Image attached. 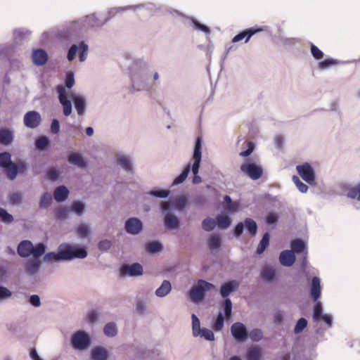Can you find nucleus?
Returning a JSON list of instances; mask_svg holds the SVG:
<instances>
[{
	"label": "nucleus",
	"instance_id": "42",
	"mask_svg": "<svg viewBox=\"0 0 360 360\" xmlns=\"http://www.w3.org/2000/svg\"><path fill=\"white\" fill-rule=\"evenodd\" d=\"M292 181L300 192L307 193V191H308V186L302 182L299 177H297V176H293Z\"/></svg>",
	"mask_w": 360,
	"mask_h": 360
},
{
	"label": "nucleus",
	"instance_id": "10",
	"mask_svg": "<svg viewBox=\"0 0 360 360\" xmlns=\"http://www.w3.org/2000/svg\"><path fill=\"white\" fill-rule=\"evenodd\" d=\"M41 121L40 114L34 110L29 111L24 116L25 125L31 129L37 127Z\"/></svg>",
	"mask_w": 360,
	"mask_h": 360
},
{
	"label": "nucleus",
	"instance_id": "41",
	"mask_svg": "<svg viewBox=\"0 0 360 360\" xmlns=\"http://www.w3.org/2000/svg\"><path fill=\"white\" fill-rule=\"evenodd\" d=\"M274 274V270L269 267L264 268L261 273L262 277L266 281H271Z\"/></svg>",
	"mask_w": 360,
	"mask_h": 360
},
{
	"label": "nucleus",
	"instance_id": "3",
	"mask_svg": "<svg viewBox=\"0 0 360 360\" xmlns=\"http://www.w3.org/2000/svg\"><path fill=\"white\" fill-rule=\"evenodd\" d=\"M202 138L198 136L195 140L193 159L194 162L192 165V172L194 174L193 182V184H199L201 182V177L198 176V170L200 168V164L202 158Z\"/></svg>",
	"mask_w": 360,
	"mask_h": 360
},
{
	"label": "nucleus",
	"instance_id": "27",
	"mask_svg": "<svg viewBox=\"0 0 360 360\" xmlns=\"http://www.w3.org/2000/svg\"><path fill=\"white\" fill-rule=\"evenodd\" d=\"M262 356L261 349L259 347H250L248 350L247 359L248 360H259Z\"/></svg>",
	"mask_w": 360,
	"mask_h": 360
},
{
	"label": "nucleus",
	"instance_id": "21",
	"mask_svg": "<svg viewBox=\"0 0 360 360\" xmlns=\"http://www.w3.org/2000/svg\"><path fill=\"white\" fill-rule=\"evenodd\" d=\"M321 295L320 280L317 277H314L311 281V295L314 301H316Z\"/></svg>",
	"mask_w": 360,
	"mask_h": 360
},
{
	"label": "nucleus",
	"instance_id": "8",
	"mask_svg": "<svg viewBox=\"0 0 360 360\" xmlns=\"http://www.w3.org/2000/svg\"><path fill=\"white\" fill-rule=\"evenodd\" d=\"M56 89L58 94L59 101L63 106V114L65 116H69L72 113V103L67 98L65 86L58 85Z\"/></svg>",
	"mask_w": 360,
	"mask_h": 360
},
{
	"label": "nucleus",
	"instance_id": "6",
	"mask_svg": "<svg viewBox=\"0 0 360 360\" xmlns=\"http://www.w3.org/2000/svg\"><path fill=\"white\" fill-rule=\"evenodd\" d=\"M296 169L304 181L309 184H314L315 181V173L313 168L308 162L297 165Z\"/></svg>",
	"mask_w": 360,
	"mask_h": 360
},
{
	"label": "nucleus",
	"instance_id": "47",
	"mask_svg": "<svg viewBox=\"0 0 360 360\" xmlns=\"http://www.w3.org/2000/svg\"><path fill=\"white\" fill-rule=\"evenodd\" d=\"M49 141L46 136H41L36 141V147L39 150H43L48 146Z\"/></svg>",
	"mask_w": 360,
	"mask_h": 360
},
{
	"label": "nucleus",
	"instance_id": "26",
	"mask_svg": "<svg viewBox=\"0 0 360 360\" xmlns=\"http://www.w3.org/2000/svg\"><path fill=\"white\" fill-rule=\"evenodd\" d=\"M39 265L40 262L38 259H32L26 263L25 271L29 274H34L37 272Z\"/></svg>",
	"mask_w": 360,
	"mask_h": 360
},
{
	"label": "nucleus",
	"instance_id": "22",
	"mask_svg": "<svg viewBox=\"0 0 360 360\" xmlns=\"http://www.w3.org/2000/svg\"><path fill=\"white\" fill-rule=\"evenodd\" d=\"M69 191L64 186L57 187L54 191V198L58 202L65 200L68 196Z\"/></svg>",
	"mask_w": 360,
	"mask_h": 360
},
{
	"label": "nucleus",
	"instance_id": "30",
	"mask_svg": "<svg viewBox=\"0 0 360 360\" xmlns=\"http://www.w3.org/2000/svg\"><path fill=\"white\" fill-rule=\"evenodd\" d=\"M269 235L268 233H266L264 234L259 244L257 246V253L260 255L262 252H264V251L265 250L266 247L269 245Z\"/></svg>",
	"mask_w": 360,
	"mask_h": 360
},
{
	"label": "nucleus",
	"instance_id": "34",
	"mask_svg": "<svg viewBox=\"0 0 360 360\" xmlns=\"http://www.w3.org/2000/svg\"><path fill=\"white\" fill-rule=\"evenodd\" d=\"M245 225L252 236H255L256 234L257 226L256 222L253 219L247 218L245 220Z\"/></svg>",
	"mask_w": 360,
	"mask_h": 360
},
{
	"label": "nucleus",
	"instance_id": "64",
	"mask_svg": "<svg viewBox=\"0 0 360 360\" xmlns=\"http://www.w3.org/2000/svg\"><path fill=\"white\" fill-rule=\"evenodd\" d=\"M10 201L13 204H18L22 200V196L18 193H13L9 197Z\"/></svg>",
	"mask_w": 360,
	"mask_h": 360
},
{
	"label": "nucleus",
	"instance_id": "35",
	"mask_svg": "<svg viewBox=\"0 0 360 360\" xmlns=\"http://www.w3.org/2000/svg\"><path fill=\"white\" fill-rule=\"evenodd\" d=\"M52 202V196L50 193H44L39 201V207L41 208H46L48 207Z\"/></svg>",
	"mask_w": 360,
	"mask_h": 360
},
{
	"label": "nucleus",
	"instance_id": "50",
	"mask_svg": "<svg viewBox=\"0 0 360 360\" xmlns=\"http://www.w3.org/2000/svg\"><path fill=\"white\" fill-rule=\"evenodd\" d=\"M224 314L227 319L231 317L232 311V302L229 298H226L224 302Z\"/></svg>",
	"mask_w": 360,
	"mask_h": 360
},
{
	"label": "nucleus",
	"instance_id": "9",
	"mask_svg": "<svg viewBox=\"0 0 360 360\" xmlns=\"http://www.w3.org/2000/svg\"><path fill=\"white\" fill-rule=\"evenodd\" d=\"M264 29L263 27H253L246 29L239 34H236L232 39L233 43H236L243 39H245V42L247 43L250 39L255 34L263 32Z\"/></svg>",
	"mask_w": 360,
	"mask_h": 360
},
{
	"label": "nucleus",
	"instance_id": "44",
	"mask_svg": "<svg viewBox=\"0 0 360 360\" xmlns=\"http://www.w3.org/2000/svg\"><path fill=\"white\" fill-rule=\"evenodd\" d=\"M322 306L320 302H317L314 308V314L313 319L314 321H321V317L322 316Z\"/></svg>",
	"mask_w": 360,
	"mask_h": 360
},
{
	"label": "nucleus",
	"instance_id": "62",
	"mask_svg": "<svg viewBox=\"0 0 360 360\" xmlns=\"http://www.w3.org/2000/svg\"><path fill=\"white\" fill-rule=\"evenodd\" d=\"M112 245V243L109 240H103L98 243V248L102 251L108 250Z\"/></svg>",
	"mask_w": 360,
	"mask_h": 360
},
{
	"label": "nucleus",
	"instance_id": "45",
	"mask_svg": "<svg viewBox=\"0 0 360 360\" xmlns=\"http://www.w3.org/2000/svg\"><path fill=\"white\" fill-rule=\"evenodd\" d=\"M118 164L125 170L130 171L131 170V165L130 160L124 156L120 157L118 158Z\"/></svg>",
	"mask_w": 360,
	"mask_h": 360
},
{
	"label": "nucleus",
	"instance_id": "53",
	"mask_svg": "<svg viewBox=\"0 0 360 360\" xmlns=\"http://www.w3.org/2000/svg\"><path fill=\"white\" fill-rule=\"evenodd\" d=\"M68 210L66 207H59L56 210V217L58 219H65L68 217Z\"/></svg>",
	"mask_w": 360,
	"mask_h": 360
},
{
	"label": "nucleus",
	"instance_id": "31",
	"mask_svg": "<svg viewBox=\"0 0 360 360\" xmlns=\"http://www.w3.org/2000/svg\"><path fill=\"white\" fill-rule=\"evenodd\" d=\"M208 245L210 250L218 249L221 245V238L219 235H212L208 240Z\"/></svg>",
	"mask_w": 360,
	"mask_h": 360
},
{
	"label": "nucleus",
	"instance_id": "14",
	"mask_svg": "<svg viewBox=\"0 0 360 360\" xmlns=\"http://www.w3.org/2000/svg\"><path fill=\"white\" fill-rule=\"evenodd\" d=\"M279 261L283 266H291L295 262V255L292 250H283L279 256Z\"/></svg>",
	"mask_w": 360,
	"mask_h": 360
},
{
	"label": "nucleus",
	"instance_id": "15",
	"mask_svg": "<svg viewBox=\"0 0 360 360\" xmlns=\"http://www.w3.org/2000/svg\"><path fill=\"white\" fill-rule=\"evenodd\" d=\"M32 57L33 63L37 65H43L48 60V55L46 52L41 49L34 50L32 53Z\"/></svg>",
	"mask_w": 360,
	"mask_h": 360
},
{
	"label": "nucleus",
	"instance_id": "11",
	"mask_svg": "<svg viewBox=\"0 0 360 360\" xmlns=\"http://www.w3.org/2000/svg\"><path fill=\"white\" fill-rule=\"evenodd\" d=\"M231 331L232 335L239 341L245 340L247 338V330L244 324L240 322L234 323L231 328Z\"/></svg>",
	"mask_w": 360,
	"mask_h": 360
},
{
	"label": "nucleus",
	"instance_id": "12",
	"mask_svg": "<svg viewBox=\"0 0 360 360\" xmlns=\"http://www.w3.org/2000/svg\"><path fill=\"white\" fill-rule=\"evenodd\" d=\"M121 273L124 275L140 276L143 274V267L139 263L131 265H124L121 269Z\"/></svg>",
	"mask_w": 360,
	"mask_h": 360
},
{
	"label": "nucleus",
	"instance_id": "2",
	"mask_svg": "<svg viewBox=\"0 0 360 360\" xmlns=\"http://www.w3.org/2000/svg\"><path fill=\"white\" fill-rule=\"evenodd\" d=\"M215 290V286L211 283L200 279L197 285L192 287L189 291V297L195 303L201 302L205 297V292Z\"/></svg>",
	"mask_w": 360,
	"mask_h": 360
},
{
	"label": "nucleus",
	"instance_id": "58",
	"mask_svg": "<svg viewBox=\"0 0 360 360\" xmlns=\"http://www.w3.org/2000/svg\"><path fill=\"white\" fill-rule=\"evenodd\" d=\"M174 207L179 210H181L186 205V199L184 197L177 198L174 202Z\"/></svg>",
	"mask_w": 360,
	"mask_h": 360
},
{
	"label": "nucleus",
	"instance_id": "1",
	"mask_svg": "<svg viewBox=\"0 0 360 360\" xmlns=\"http://www.w3.org/2000/svg\"><path fill=\"white\" fill-rule=\"evenodd\" d=\"M87 252L84 248H75L69 244H61L58 247V257L60 260H70L73 258L84 259Z\"/></svg>",
	"mask_w": 360,
	"mask_h": 360
},
{
	"label": "nucleus",
	"instance_id": "23",
	"mask_svg": "<svg viewBox=\"0 0 360 360\" xmlns=\"http://www.w3.org/2000/svg\"><path fill=\"white\" fill-rule=\"evenodd\" d=\"M91 358L94 360H106L108 353L105 349L101 347H96L91 351Z\"/></svg>",
	"mask_w": 360,
	"mask_h": 360
},
{
	"label": "nucleus",
	"instance_id": "38",
	"mask_svg": "<svg viewBox=\"0 0 360 360\" xmlns=\"http://www.w3.org/2000/svg\"><path fill=\"white\" fill-rule=\"evenodd\" d=\"M11 155L8 152H4L0 153V166L6 167L11 164Z\"/></svg>",
	"mask_w": 360,
	"mask_h": 360
},
{
	"label": "nucleus",
	"instance_id": "5",
	"mask_svg": "<svg viewBox=\"0 0 360 360\" xmlns=\"http://www.w3.org/2000/svg\"><path fill=\"white\" fill-rule=\"evenodd\" d=\"M191 318L193 336L197 337L200 335L203 337L207 340H214V335L213 332L211 330L205 328H200V320L194 314H192Z\"/></svg>",
	"mask_w": 360,
	"mask_h": 360
},
{
	"label": "nucleus",
	"instance_id": "19",
	"mask_svg": "<svg viewBox=\"0 0 360 360\" xmlns=\"http://www.w3.org/2000/svg\"><path fill=\"white\" fill-rule=\"evenodd\" d=\"M68 161L70 163L77 166L79 168L86 167V162L79 153H73L68 155Z\"/></svg>",
	"mask_w": 360,
	"mask_h": 360
},
{
	"label": "nucleus",
	"instance_id": "61",
	"mask_svg": "<svg viewBox=\"0 0 360 360\" xmlns=\"http://www.w3.org/2000/svg\"><path fill=\"white\" fill-rule=\"evenodd\" d=\"M77 50H78V47L77 45L73 44L71 46V47L70 48V49L68 51V56H67L68 60L71 61L75 58Z\"/></svg>",
	"mask_w": 360,
	"mask_h": 360
},
{
	"label": "nucleus",
	"instance_id": "56",
	"mask_svg": "<svg viewBox=\"0 0 360 360\" xmlns=\"http://www.w3.org/2000/svg\"><path fill=\"white\" fill-rule=\"evenodd\" d=\"M77 233L80 237L85 238L89 233V228L86 225L81 224L77 227Z\"/></svg>",
	"mask_w": 360,
	"mask_h": 360
},
{
	"label": "nucleus",
	"instance_id": "40",
	"mask_svg": "<svg viewBox=\"0 0 360 360\" xmlns=\"http://www.w3.org/2000/svg\"><path fill=\"white\" fill-rule=\"evenodd\" d=\"M45 252V246L42 243L37 244L35 247L32 245V254L37 259L41 257Z\"/></svg>",
	"mask_w": 360,
	"mask_h": 360
},
{
	"label": "nucleus",
	"instance_id": "25",
	"mask_svg": "<svg viewBox=\"0 0 360 360\" xmlns=\"http://www.w3.org/2000/svg\"><path fill=\"white\" fill-rule=\"evenodd\" d=\"M178 219L172 214H167L165 217V225L167 229H174L179 227Z\"/></svg>",
	"mask_w": 360,
	"mask_h": 360
},
{
	"label": "nucleus",
	"instance_id": "13",
	"mask_svg": "<svg viewBox=\"0 0 360 360\" xmlns=\"http://www.w3.org/2000/svg\"><path fill=\"white\" fill-rule=\"evenodd\" d=\"M125 229L129 233L137 234L142 229V223L136 218H130L126 221Z\"/></svg>",
	"mask_w": 360,
	"mask_h": 360
},
{
	"label": "nucleus",
	"instance_id": "37",
	"mask_svg": "<svg viewBox=\"0 0 360 360\" xmlns=\"http://www.w3.org/2000/svg\"><path fill=\"white\" fill-rule=\"evenodd\" d=\"M217 219L218 222V226L220 229H226L231 224V220L229 217L226 215H219Z\"/></svg>",
	"mask_w": 360,
	"mask_h": 360
},
{
	"label": "nucleus",
	"instance_id": "7",
	"mask_svg": "<svg viewBox=\"0 0 360 360\" xmlns=\"http://www.w3.org/2000/svg\"><path fill=\"white\" fill-rule=\"evenodd\" d=\"M71 342L75 349H84L90 345V338L85 332L78 331L72 335Z\"/></svg>",
	"mask_w": 360,
	"mask_h": 360
},
{
	"label": "nucleus",
	"instance_id": "32",
	"mask_svg": "<svg viewBox=\"0 0 360 360\" xmlns=\"http://www.w3.org/2000/svg\"><path fill=\"white\" fill-rule=\"evenodd\" d=\"M146 250L148 253H156L162 250V245L157 242L153 241L146 244Z\"/></svg>",
	"mask_w": 360,
	"mask_h": 360
},
{
	"label": "nucleus",
	"instance_id": "33",
	"mask_svg": "<svg viewBox=\"0 0 360 360\" xmlns=\"http://www.w3.org/2000/svg\"><path fill=\"white\" fill-rule=\"evenodd\" d=\"M202 226L206 231H212L216 226V221L214 219L207 217L202 221Z\"/></svg>",
	"mask_w": 360,
	"mask_h": 360
},
{
	"label": "nucleus",
	"instance_id": "49",
	"mask_svg": "<svg viewBox=\"0 0 360 360\" xmlns=\"http://www.w3.org/2000/svg\"><path fill=\"white\" fill-rule=\"evenodd\" d=\"M224 319L221 313H219L214 323L213 324V328L216 331L221 330L224 326Z\"/></svg>",
	"mask_w": 360,
	"mask_h": 360
},
{
	"label": "nucleus",
	"instance_id": "59",
	"mask_svg": "<svg viewBox=\"0 0 360 360\" xmlns=\"http://www.w3.org/2000/svg\"><path fill=\"white\" fill-rule=\"evenodd\" d=\"M224 208L229 212H235L239 210V202L237 201L231 202L229 205H226Z\"/></svg>",
	"mask_w": 360,
	"mask_h": 360
},
{
	"label": "nucleus",
	"instance_id": "20",
	"mask_svg": "<svg viewBox=\"0 0 360 360\" xmlns=\"http://www.w3.org/2000/svg\"><path fill=\"white\" fill-rule=\"evenodd\" d=\"M291 248L292 249V251L295 252L297 253H304V259H306L307 255V248L306 244L304 241H302L301 239H295L292 240L290 244Z\"/></svg>",
	"mask_w": 360,
	"mask_h": 360
},
{
	"label": "nucleus",
	"instance_id": "39",
	"mask_svg": "<svg viewBox=\"0 0 360 360\" xmlns=\"http://www.w3.org/2000/svg\"><path fill=\"white\" fill-rule=\"evenodd\" d=\"M103 331L105 335L113 337L117 334L116 325L114 323H108L105 326Z\"/></svg>",
	"mask_w": 360,
	"mask_h": 360
},
{
	"label": "nucleus",
	"instance_id": "43",
	"mask_svg": "<svg viewBox=\"0 0 360 360\" xmlns=\"http://www.w3.org/2000/svg\"><path fill=\"white\" fill-rule=\"evenodd\" d=\"M70 210L75 212L77 215L80 216L84 212V205L80 202H74L71 205Z\"/></svg>",
	"mask_w": 360,
	"mask_h": 360
},
{
	"label": "nucleus",
	"instance_id": "48",
	"mask_svg": "<svg viewBox=\"0 0 360 360\" xmlns=\"http://www.w3.org/2000/svg\"><path fill=\"white\" fill-rule=\"evenodd\" d=\"M0 218L2 221L7 224L11 223L13 221V216L2 208H0Z\"/></svg>",
	"mask_w": 360,
	"mask_h": 360
},
{
	"label": "nucleus",
	"instance_id": "28",
	"mask_svg": "<svg viewBox=\"0 0 360 360\" xmlns=\"http://www.w3.org/2000/svg\"><path fill=\"white\" fill-rule=\"evenodd\" d=\"M75 107L77 111L78 115H82L85 111V102L82 98L73 96Z\"/></svg>",
	"mask_w": 360,
	"mask_h": 360
},
{
	"label": "nucleus",
	"instance_id": "54",
	"mask_svg": "<svg viewBox=\"0 0 360 360\" xmlns=\"http://www.w3.org/2000/svg\"><path fill=\"white\" fill-rule=\"evenodd\" d=\"M169 193L168 190H153L150 192V194L155 197L165 198L169 195Z\"/></svg>",
	"mask_w": 360,
	"mask_h": 360
},
{
	"label": "nucleus",
	"instance_id": "4",
	"mask_svg": "<svg viewBox=\"0 0 360 360\" xmlns=\"http://www.w3.org/2000/svg\"><path fill=\"white\" fill-rule=\"evenodd\" d=\"M240 171L252 180L259 179L263 174L262 167L250 160H246L240 165Z\"/></svg>",
	"mask_w": 360,
	"mask_h": 360
},
{
	"label": "nucleus",
	"instance_id": "57",
	"mask_svg": "<svg viewBox=\"0 0 360 360\" xmlns=\"http://www.w3.org/2000/svg\"><path fill=\"white\" fill-rule=\"evenodd\" d=\"M65 86L68 89L72 88L75 84V79H74V75L72 72H69L66 75L65 77Z\"/></svg>",
	"mask_w": 360,
	"mask_h": 360
},
{
	"label": "nucleus",
	"instance_id": "24",
	"mask_svg": "<svg viewBox=\"0 0 360 360\" xmlns=\"http://www.w3.org/2000/svg\"><path fill=\"white\" fill-rule=\"evenodd\" d=\"M172 289L171 283L169 281L165 280L162 285L156 290L155 295L158 297H165L167 295Z\"/></svg>",
	"mask_w": 360,
	"mask_h": 360
},
{
	"label": "nucleus",
	"instance_id": "17",
	"mask_svg": "<svg viewBox=\"0 0 360 360\" xmlns=\"http://www.w3.org/2000/svg\"><path fill=\"white\" fill-rule=\"evenodd\" d=\"M239 286L238 281L233 280L221 287L220 293L223 297H226L231 292L236 290Z\"/></svg>",
	"mask_w": 360,
	"mask_h": 360
},
{
	"label": "nucleus",
	"instance_id": "51",
	"mask_svg": "<svg viewBox=\"0 0 360 360\" xmlns=\"http://www.w3.org/2000/svg\"><path fill=\"white\" fill-rule=\"evenodd\" d=\"M249 336L252 341L257 342L262 338L263 334L261 330L253 329L250 332Z\"/></svg>",
	"mask_w": 360,
	"mask_h": 360
},
{
	"label": "nucleus",
	"instance_id": "60",
	"mask_svg": "<svg viewBox=\"0 0 360 360\" xmlns=\"http://www.w3.org/2000/svg\"><path fill=\"white\" fill-rule=\"evenodd\" d=\"M81 53L79 54V60L80 61H84L86 58L87 53H88V46L82 42L80 44Z\"/></svg>",
	"mask_w": 360,
	"mask_h": 360
},
{
	"label": "nucleus",
	"instance_id": "18",
	"mask_svg": "<svg viewBox=\"0 0 360 360\" xmlns=\"http://www.w3.org/2000/svg\"><path fill=\"white\" fill-rule=\"evenodd\" d=\"M13 140V131L8 128L0 129V143L8 146L12 143Z\"/></svg>",
	"mask_w": 360,
	"mask_h": 360
},
{
	"label": "nucleus",
	"instance_id": "52",
	"mask_svg": "<svg viewBox=\"0 0 360 360\" xmlns=\"http://www.w3.org/2000/svg\"><path fill=\"white\" fill-rule=\"evenodd\" d=\"M307 325V321L304 318H301L297 322V324L295 325V333H301L303 329L304 328H306Z\"/></svg>",
	"mask_w": 360,
	"mask_h": 360
},
{
	"label": "nucleus",
	"instance_id": "55",
	"mask_svg": "<svg viewBox=\"0 0 360 360\" xmlns=\"http://www.w3.org/2000/svg\"><path fill=\"white\" fill-rule=\"evenodd\" d=\"M335 64H336V61L334 59L327 58L319 63V68L320 69H326Z\"/></svg>",
	"mask_w": 360,
	"mask_h": 360
},
{
	"label": "nucleus",
	"instance_id": "29",
	"mask_svg": "<svg viewBox=\"0 0 360 360\" xmlns=\"http://www.w3.org/2000/svg\"><path fill=\"white\" fill-rule=\"evenodd\" d=\"M5 168L6 170V175L8 178L10 179L11 180L15 179L18 173V167L17 164L12 162L8 166H6Z\"/></svg>",
	"mask_w": 360,
	"mask_h": 360
},
{
	"label": "nucleus",
	"instance_id": "46",
	"mask_svg": "<svg viewBox=\"0 0 360 360\" xmlns=\"http://www.w3.org/2000/svg\"><path fill=\"white\" fill-rule=\"evenodd\" d=\"M310 50L311 55L316 60H320L323 58V53L316 46L311 44Z\"/></svg>",
	"mask_w": 360,
	"mask_h": 360
},
{
	"label": "nucleus",
	"instance_id": "36",
	"mask_svg": "<svg viewBox=\"0 0 360 360\" xmlns=\"http://www.w3.org/2000/svg\"><path fill=\"white\" fill-rule=\"evenodd\" d=\"M191 167L190 165H187L185 169L182 171V172L177 176L173 181V184H179L184 182L188 176V173L190 172Z\"/></svg>",
	"mask_w": 360,
	"mask_h": 360
},
{
	"label": "nucleus",
	"instance_id": "16",
	"mask_svg": "<svg viewBox=\"0 0 360 360\" xmlns=\"http://www.w3.org/2000/svg\"><path fill=\"white\" fill-rule=\"evenodd\" d=\"M32 245L30 240H22L18 246V253L22 257H27L32 254Z\"/></svg>",
	"mask_w": 360,
	"mask_h": 360
},
{
	"label": "nucleus",
	"instance_id": "63",
	"mask_svg": "<svg viewBox=\"0 0 360 360\" xmlns=\"http://www.w3.org/2000/svg\"><path fill=\"white\" fill-rule=\"evenodd\" d=\"M44 260L45 262H52V261H58L60 260L59 257H58V253L55 252H48L46 253L44 257Z\"/></svg>",
	"mask_w": 360,
	"mask_h": 360
}]
</instances>
